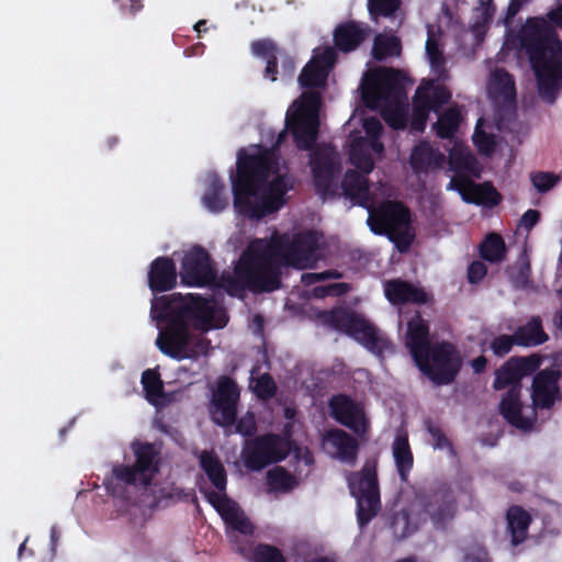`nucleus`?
Returning a JSON list of instances; mask_svg holds the SVG:
<instances>
[{"label": "nucleus", "mask_w": 562, "mask_h": 562, "mask_svg": "<svg viewBox=\"0 0 562 562\" xmlns=\"http://www.w3.org/2000/svg\"><path fill=\"white\" fill-rule=\"evenodd\" d=\"M402 0H368V11L372 20L391 18L401 8Z\"/></svg>", "instance_id": "8fccbe9b"}, {"label": "nucleus", "mask_w": 562, "mask_h": 562, "mask_svg": "<svg viewBox=\"0 0 562 562\" xmlns=\"http://www.w3.org/2000/svg\"><path fill=\"white\" fill-rule=\"evenodd\" d=\"M342 193L350 199L355 205L369 207L371 204V194L369 179L357 170L346 171L341 182Z\"/></svg>", "instance_id": "393cba45"}, {"label": "nucleus", "mask_w": 562, "mask_h": 562, "mask_svg": "<svg viewBox=\"0 0 562 562\" xmlns=\"http://www.w3.org/2000/svg\"><path fill=\"white\" fill-rule=\"evenodd\" d=\"M148 286L153 293L167 292L177 284V267L175 261L166 256L154 259L147 273Z\"/></svg>", "instance_id": "aec40b11"}, {"label": "nucleus", "mask_w": 562, "mask_h": 562, "mask_svg": "<svg viewBox=\"0 0 562 562\" xmlns=\"http://www.w3.org/2000/svg\"><path fill=\"white\" fill-rule=\"evenodd\" d=\"M135 462L113 467L112 474L119 483L147 487L159 471V449L150 442H133Z\"/></svg>", "instance_id": "6e6552de"}, {"label": "nucleus", "mask_w": 562, "mask_h": 562, "mask_svg": "<svg viewBox=\"0 0 562 562\" xmlns=\"http://www.w3.org/2000/svg\"><path fill=\"white\" fill-rule=\"evenodd\" d=\"M430 106H423L422 104L413 101V115H412V127L415 131H424L426 122L429 115Z\"/></svg>", "instance_id": "680f3d73"}, {"label": "nucleus", "mask_w": 562, "mask_h": 562, "mask_svg": "<svg viewBox=\"0 0 562 562\" xmlns=\"http://www.w3.org/2000/svg\"><path fill=\"white\" fill-rule=\"evenodd\" d=\"M395 467L402 482H407L414 465V457L406 435L396 436L392 445Z\"/></svg>", "instance_id": "7c9ffc66"}, {"label": "nucleus", "mask_w": 562, "mask_h": 562, "mask_svg": "<svg viewBox=\"0 0 562 562\" xmlns=\"http://www.w3.org/2000/svg\"><path fill=\"white\" fill-rule=\"evenodd\" d=\"M499 413L508 424L521 430L532 429L537 420L535 411H531L530 415L522 414L521 391L517 387L507 390L503 395Z\"/></svg>", "instance_id": "6ab92c4d"}, {"label": "nucleus", "mask_w": 562, "mask_h": 562, "mask_svg": "<svg viewBox=\"0 0 562 562\" xmlns=\"http://www.w3.org/2000/svg\"><path fill=\"white\" fill-rule=\"evenodd\" d=\"M445 155L427 142L418 143L412 150L409 165L415 173L428 172L441 168Z\"/></svg>", "instance_id": "a878e982"}, {"label": "nucleus", "mask_w": 562, "mask_h": 562, "mask_svg": "<svg viewBox=\"0 0 562 562\" xmlns=\"http://www.w3.org/2000/svg\"><path fill=\"white\" fill-rule=\"evenodd\" d=\"M235 424L236 432L245 437H251L257 430L256 419L252 413H247L238 420L236 419Z\"/></svg>", "instance_id": "e2e57ef3"}, {"label": "nucleus", "mask_w": 562, "mask_h": 562, "mask_svg": "<svg viewBox=\"0 0 562 562\" xmlns=\"http://www.w3.org/2000/svg\"><path fill=\"white\" fill-rule=\"evenodd\" d=\"M369 216L367 224L375 235H385L396 243L400 251L408 249L413 236L408 234L411 225V211L400 201L385 200L367 207Z\"/></svg>", "instance_id": "39448f33"}, {"label": "nucleus", "mask_w": 562, "mask_h": 562, "mask_svg": "<svg viewBox=\"0 0 562 562\" xmlns=\"http://www.w3.org/2000/svg\"><path fill=\"white\" fill-rule=\"evenodd\" d=\"M331 417L340 425L361 435L368 429L362 407L346 394L333 395L328 402Z\"/></svg>", "instance_id": "f3484780"}, {"label": "nucleus", "mask_w": 562, "mask_h": 562, "mask_svg": "<svg viewBox=\"0 0 562 562\" xmlns=\"http://www.w3.org/2000/svg\"><path fill=\"white\" fill-rule=\"evenodd\" d=\"M414 362L437 386L451 384L462 367V359L456 346L446 340L434 342Z\"/></svg>", "instance_id": "0eeeda50"}, {"label": "nucleus", "mask_w": 562, "mask_h": 562, "mask_svg": "<svg viewBox=\"0 0 562 562\" xmlns=\"http://www.w3.org/2000/svg\"><path fill=\"white\" fill-rule=\"evenodd\" d=\"M180 277L182 283L189 286H205L215 282L216 272L211 256L202 246H193L184 255Z\"/></svg>", "instance_id": "4468645a"}, {"label": "nucleus", "mask_w": 562, "mask_h": 562, "mask_svg": "<svg viewBox=\"0 0 562 562\" xmlns=\"http://www.w3.org/2000/svg\"><path fill=\"white\" fill-rule=\"evenodd\" d=\"M422 506L435 529L438 530L446 529L458 510L457 498L449 487H439L424 495Z\"/></svg>", "instance_id": "2eb2a0df"}, {"label": "nucleus", "mask_w": 562, "mask_h": 562, "mask_svg": "<svg viewBox=\"0 0 562 562\" xmlns=\"http://www.w3.org/2000/svg\"><path fill=\"white\" fill-rule=\"evenodd\" d=\"M384 294L393 305H403L406 303L426 304L429 300L424 289L413 285L402 279H392L384 284Z\"/></svg>", "instance_id": "5701e85b"}, {"label": "nucleus", "mask_w": 562, "mask_h": 562, "mask_svg": "<svg viewBox=\"0 0 562 562\" xmlns=\"http://www.w3.org/2000/svg\"><path fill=\"white\" fill-rule=\"evenodd\" d=\"M518 40L535 72L539 95L553 104L562 90V42L555 29L543 18H528Z\"/></svg>", "instance_id": "20e7f679"}, {"label": "nucleus", "mask_w": 562, "mask_h": 562, "mask_svg": "<svg viewBox=\"0 0 562 562\" xmlns=\"http://www.w3.org/2000/svg\"><path fill=\"white\" fill-rule=\"evenodd\" d=\"M224 183L216 173L207 177V186L203 195L206 209L213 213H220L227 207V200L223 194Z\"/></svg>", "instance_id": "72a5a7b5"}, {"label": "nucleus", "mask_w": 562, "mask_h": 562, "mask_svg": "<svg viewBox=\"0 0 562 562\" xmlns=\"http://www.w3.org/2000/svg\"><path fill=\"white\" fill-rule=\"evenodd\" d=\"M319 108H321L319 93L316 91H305L301 95L297 108L291 114L319 120L318 119Z\"/></svg>", "instance_id": "de8ad7c7"}, {"label": "nucleus", "mask_w": 562, "mask_h": 562, "mask_svg": "<svg viewBox=\"0 0 562 562\" xmlns=\"http://www.w3.org/2000/svg\"><path fill=\"white\" fill-rule=\"evenodd\" d=\"M463 562H493L487 550L482 546H474L467 549Z\"/></svg>", "instance_id": "0e129e2a"}, {"label": "nucleus", "mask_w": 562, "mask_h": 562, "mask_svg": "<svg viewBox=\"0 0 562 562\" xmlns=\"http://www.w3.org/2000/svg\"><path fill=\"white\" fill-rule=\"evenodd\" d=\"M214 301L200 294H164L151 300L150 316L166 324L156 339L159 350L173 359L188 358L190 326L209 330L213 327Z\"/></svg>", "instance_id": "f03ea898"}, {"label": "nucleus", "mask_w": 562, "mask_h": 562, "mask_svg": "<svg viewBox=\"0 0 562 562\" xmlns=\"http://www.w3.org/2000/svg\"><path fill=\"white\" fill-rule=\"evenodd\" d=\"M255 393L261 400H269L277 393V384L269 373L261 374L255 384Z\"/></svg>", "instance_id": "6e6d98bb"}, {"label": "nucleus", "mask_w": 562, "mask_h": 562, "mask_svg": "<svg viewBox=\"0 0 562 562\" xmlns=\"http://www.w3.org/2000/svg\"><path fill=\"white\" fill-rule=\"evenodd\" d=\"M403 74L394 68H384L374 72L362 91L367 106L374 109L392 97H397L403 90Z\"/></svg>", "instance_id": "9b49d317"}, {"label": "nucleus", "mask_w": 562, "mask_h": 562, "mask_svg": "<svg viewBox=\"0 0 562 562\" xmlns=\"http://www.w3.org/2000/svg\"><path fill=\"white\" fill-rule=\"evenodd\" d=\"M514 335L520 347H537L549 340L540 316H532L525 325L518 326Z\"/></svg>", "instance_id": "c85d7f7f"}, {"label": "nucleus", "mask_w": 562, "mask_h": 562, "mask_svg": "<svg viewBox=\"0 0 562 562\" xmlns=\"http://www.w3.org/2000/svg\"><path fill=\"white\" fill-rule=\"evenodd\" d=\"M426 429L432 438L434 447L436 449H449L452 453L454 452L452 442L447 438L442 429L431 422L426 424Z\"/></svg>", "instance_id": "13d9d810"}, {"label": "nucleus", "mask_w": 562, "mask_h": 562, "mask_svg": "<svg viewBox=\"0 0 562 562\" xmlns=\"http://www.w3.org/2000/svg\"><path fill=\"white\" fill-rule=\"evenodd\" d=\"M473 142L482 153L490 154L494 149L493 137L483 131H479L477 128L473 135Z\"/></svg>", "instance_id": "338daca9"}, {"label": "nucleus", "mask_w": 562, "mask_h": 562, "mask_svg": "<svg viewBox=\"0 0 562 562\" xmlns=\"http://www.w3.org/2000/svg\"><path fill=\"white\" fill-rule=\"evenodd\" d=\"M487 273V268L482 261L475 260L468 267V281L476 284L483 280Z\"/></svg>", "instance_id": "69168bd1"}, {"label": "nucleus", "mask_w": 562, "mask_h": 562, "mask_svg": "<svg viewBox=\"0 0 562 562\" xmlns=\"http://www.w3.org/2000/svg\"><path fill=\"white\" fill-rule=\"evenodd\" d=\"M517 346L515 335H499L495 337L490 345L491 350L496 357H504L509 353L514 346Z\"/></svg>", "instance_id": "4d7b16f0"}, {"label": "nucleus", "mask_w": 562, "mask_h": 562, "mask_svg": "<svg viewBox=\"0 0 562 562\" xmlns=\"http://www.w3.org/2000/svg\"><path fill=\"white\" fill-rule=\"evenodd\" d=\"M451 91L443 85L435 83L434 80L423 82L415 92L414 102L422 104L434 112H438L442 105L451 100Z\"/></svg>", "instance_id": "bb28decb"}, {"label": "nucleus", "mask_w": 562, "mask_h": 562, "mask_svg": "<svg viewBox=\"0 0 562 562\" xmlns=\"http://www.w3.org/2000/svg\"><path fill=\"white\" fill-rule=\"evenodd\" d=\"M533 374L530 394L532 411L551 409L555 402L561 400L560 381L562 371L559 368L551 367L537 370Z\"/></svg>", "instance_id": "dca6fc26"}, {"label": "nucleus", "mask_w": 562, "mask_h": 562, "mask_svg": "<svg viewBox=\"0 0 562 562\" xmlns=\"http://www.w3.org/2000/svg\"><path fill=\"white\" fill-rule=\"evenodd\" d=\"M429 335L428 323L422 317L420 313L417 312L408 319L405 336V345L413 360L434 345V342L430 341Z\"/></svg>", "instance_id": "b1692460"}, {"label": "nucleus", "mask_w": 562, "mask_h": 562, "mask_svg": "<svg viewBox=\"0 0 562 562\" xmlns=\"http://www.w3.org/2000/svg\"><path fill=\"white\" fill-rule=\"evenodd\" d=\"M277 166L269 149L248 154L240 149L237 155V173L232 179L234 206L243 215L260 220L279 211L286 199H279L262 188Z\"/></svg>", "instance_id": "7ed1b4c3"}, {"label": "nucleus", "mask_w": 562, "mask_h": 562, "mask_svg": "<svg viewBox=\"0 0 562 562\" xmlns=\"http://www.w3.org/2000/svg\"><path fill=\"white\" fill-rule=\"evenodd\" d=\"M480 5L475 8L477 12L474 22L471 25L475 36L484 35L495 14V5L493 0H480Z\"/></svg>", "instance_id": "c03bdc74"}, {"label": "nucleus", "mask_w": 562, "mask_h": 562, "mask_svg": "<svg viewBox=\"0 0 562 562\" xmlns=\"http://www.w3.org/2000/svg\"><path fill=\"white\" fill-rule=\"evenodd\" d=\"M240 390L236 381L222 375L212 392L210 413L212 420L222 427L233 426L237 417Z\"/></svg>", "instance_id": "9d476101"}, {"label": "nucleus", "mask_w": 562, "mask_h": 562, "mask_svg": "<svg viewBox=\"0 0 562 562\" xmlns=\"http://www.w3.org/2000/svg\"><path fill=\"white\" fill-rule=\"evenodd\" d=\"M426 53L430 61L431 70L437 76V80L446 81L449 78L448 70L446 68V58L435 40H427Z\"/></svg>", "instance_id": "a18cd8bd"}, {"label": "nucleus", "mask_w": 562, "mask_h": 562, "mask_svg": "<svg viewBox=\"0 0 562 562\" xmlns=\"http://www.w3.org/2000/svg\"><path fill=\"white\" fill-rule=\"evenodd\" d=\"M267 482L272 491L289 492L296 486L295 476L282 467L268 471Z\"/></svg>", "instance_id": "49530a36"}, {"label": "nucleus", "mask_w": 562, "mask_h": 562, "mask_svg": "<svg viewBox=\"0 0 562 562\" xmlns=\"http://www.w3.org/2000/svg\"><path fill=\"white\" fill-rule=\"evenodd\" d=\"M542 358L532 353L530 356H514L495 370L493 389L501 391L506 387L522 390L521 380L539 370Z\"/></svg>", "instance_id": "f8f14e48"}, {"label": "nucleus", "mask_w": 562, "mask_h": 562, "mask_svg": "<svg viewBox=\"0 0 562 562\" xmlns=\"http://www.w3.org/2000/svg\"><path fill=\"white\" fill-rule=\"evenodd\" d=\"M250 47L251 53L255 56L262 57L267 61L265 77L269 78L271 81H276L278 75L279 50L274 42L269 38L257 40L251 43Z\"/></svg>", "instance_id": "2f4dec72"}, {"label": "nucleus", "mask_w": 562, "mask_h": 562, "mask_svg": "<svg viewBox=\"0 0 562 562\" xmlns=\"http://www.w3.org/2000/svg\"><path fill=\"white\" fill-rule=\"evenodd\" d=\"M358 314L349 312L342 307H334L329 311H322L318 313V318L322 323L333 329L345 333L350 331Z\"/></svg>", "instance_id": "c9c22d12"}, {"label": "nucleus", "mask_w": 562, "mask_h": 562, "mask_svg": "<svg viewBox=\"0 0 562 562\" xmlns=\"http://www.w3.org/2000/svg\"><path fill=\"white\" fill-rule=\"evenodd\" d=\"M460 122V111L456 108L448 109L439 115L438 121L434 125L437 136L442 139L451 138L458 131Z\"/></svg>", "instance_id": "ea45409f"}, {"label": "nucleus", "mask_w": 562, "mask_h": 562, "mask_svg": "<svg viewBox=\"0 0 562 562\" xmlns=\"http://www.w3.org/2000/svg\"><path fill=\"white\" fill-rule=\"evenodd\" d=\"M490 88L504 98L515 97L514 77L504 68H496L490 78Z\"/></svg>", "instance_id": "a19ab883"}, {"label": "nucleus", "mask_w": 562, "mask_h": 562, "mask_svg": "<svg viewBox=\"0 0 562 562\" xmlns=\"http://www.w3.org/2000/svg\"><path fill=\"white\" fill-rule=\"evenodd\" d=\"M472 189L469 195H464L468 203L485 206H496L502 201V195L491 182L475 183L471 182Z\"/></svg>", "instance_id": "e433bc0d"}, {"label": "nucleus", "mask_w": 562, "mask_h": 562, "mask_svg": "<svg viewBox=\"0 0 562 562\" xmlns=\"http://www.w3.org/2000/svg\"><path fill=\"white\" fill-rule=\"evenodd\" d=\"M142 385L145 392V398L154 406L160 404V398L165 397L164 382L160 374L155 369H147L142 374Z\"/></svg>", "instance_id": "58836bf2"}, {"label": "nucleus", "mask_w": 562, "mask_h": 562, "mask_svg": "<svg viewBox=\"0 0 562 562\" xmlns=\"http://www.w3.org/2000/svg\"><path fill=\"white\" fill-rule=\"evenodd\" d=\"M530 180L537 191L546 193L560 181V177L553 172L538 171L531 173Z\"/></svg>", "instance_id": "5fc2aeb1"}, {"label": "nucleus", "mask_w": 562, "mask_h": 562, "mask_svg": "<svg viewBox=\"0 0 562 562\" xmlns=\"http://www.w3.org/2000/svg\"><path fill=\"white\" fill-rule=\"evenodd\" d=\"M376 460H367L359 471L348 472L349 492L357 501V520L360 527L368 525L381 509Z\"/></svg>", "instance_id": "423d86ee"}, {"label": "nucleus", "mask_w": 562, "mask_h": 562, "mask_svg": "<svg viewBox=\"0 0 562 562\" xmlns=\"http://www.w3.org/2000/svg\"><path fill=\"white\" fill-rule=\"evenodd\" d=\"M347 335L371 351H381L382 349V340L379 338L375 327L359 315Z\"/></svg>", "instance_id": "473e14b6"}, {"label": "nucleus", "mask_w": 562, "mask_h": 562, "mask_svg": "<svg viewBox=\"0 0 562 562\" xmlns=\"http://www.w3.org/2000/svg\"><path fill=\"white\" fill-rule=\"evenodd\" d=\"M316 60H310L302 69L299 76V83L303 88H319L326 83L328 74L319 66Z\"/></svg>", "instance_id": "37998d69"}, {"label": "nucleus", "mask_w": 562, "mask_h": 562, "mask_svg": "<svg viewBox=\"0 0 562 562\" xmlns=\"http://www.w3.org/2000/svg\"><path fill=\"white\" fill-rule=\"evenodd\" d=\"M199 461L201 469L207 475L213 486L220 492H225L227 485V474L216 453L214 451L204 450L201 452Z\"/></svg>", "instance_id": "c756f323"}, {"label": "nucleus", "mask_w": 562, "mask_h": 562, "mask_svg": "<svg viewBox=\"0 0 562 562\" xmlns=\"http://www.w3.org/2000/svg\"><path fill=\"white\" fill-rule=\"evenodd\" d=\"M363 130L369 138H380L383 126L375 116H369L363 120Z\"/></svg>", "instance_id": "774afa93"}, {"label": "nucleus", "mask_w": 562, "mask_h": 562, "mask_svg": "<svg viewBox=\"0 0 562 562\" xmlns=\"http://www.w3.org/2000/svg\"><path fill=\"white\" fill-rule=\"evenodd\" d=\"M506 520L512 544L522 543L528 536V529L532 521L530 514L521 506L513 505L507 509Z\"/></svg>", "instance_id": "cd10ccee"}, {"label": "nucleus", "mask_w": 562, "mask_h": 562, "mask_svg": "<svg viewBox=\"0 0 562 562\" xmlns=\"http://www.w3.org/2000/svg\"><path fill=\"white\" fill-rule=\"evenodd\" d=\"M255 562H286L281 550L270 544H259L254 554Z\"/></svg>", "instance_id": "864d4df0"}, {"label": "nucleus", "mask_w": 562, "mask_h": 562, "mask_svg": "<svg viewBox=\"0 0 562 562\" xmlns=\"http://www.w3.org/2000/svg\"><path fill=\"white\" fill-rule=\"evenodd\" d=\"M290 452V442L276 434L257 436L243 450L244 465L250 471H261L283 461Z\"/></svg>", "instance_id": "1a4fd4ad"}, {"label": "nucleus", "mask_w": 562, "mask_h": 562, "mask_svg": "<svg viewBox=\"0 0 562 562\" xmlns=\"http://www.w3.org/2000/svg\"><path fill=\"white\" fill-rule=\"evenodd\" d=\"M206 501L216 509L226 525L234 530L247 535L251 532V524L240 510L238 504L229 498L225 492L207 491Z\"/></svg>", "instance_id": "a211bd4d"}, {"label": "nucleus", "mask_w": 562, "mask_h": 562, "mask_svg": "<svg viewBox=\"0 0 562 562\" xmlns=\"http://www.w3.org/2000/svg\"><path fill=\"white\" fill-rule=\"evenodd\" d=\"M262 188L268 190L273 195L278 196L279 199H286L285 194L293 190L294 188V178L288 173L285 175H278L276 178H273L271 181L266 182Z\"/></svg>", "instance_id": "3c124183"}, {"label": "nucleus", "mask_w": 562, "mask_h": 562, "mask_svg": "<svg viewBox=\"0 0 562 562\" xmlns=\"http://www.w3.org/2000/svg\"><path fill=\"white\" fill-rule=\"evenodd\" d=\"M330 443L337 449L340 460L355 463L358 454L357 440L342 429L331 430L328 435Z\"/></svg>", "instance_id": "f704fd0d"}, {"label": "nucleus", "mask_w": 562, "mask_h": 562, "mask_svg": "<svg viewBox=\"0 0 562 562\" xmlns=\"http://www.w3.org/2000/svg\"><path fill=\"white\" fill-rule=\"evenodd\" d=\"M311 60H316L315 65L324 68L329 75V71L337 60L336 47H325L319 54L314 55Z\"/></svg>", "instance_id": "bf43d9fd"}, {"label": "nucleus", "mask_w": 562, "mask_h": 562, "mask_svg": "<svg viewBox=\"0 0 562 562\" xmlns=\"http://www.w3.org/2000/svg\"><path fill=\"white\" fill-rule=\"evenodd\" d=\"M319 120L286 113V130L300 150H311L318 137Z\"/></svg>", "instance_id": "4be33fe9"}, {"label": "nucleus", "mask_w": 562, "mask_h": 562, "mask_svg": "<svg viewBox=\"0 0 562 562\" xmlns=\"http://www.w3.org/2000/svg\"><path fill=\"white\" fill-rule=\"evenodd\" d=\"M364 143L363 138L358 139L351 147L350 150V162L360 170V173L367 176L374 168V161L371 155L363 150L362 144Z\"/></svg>", "instance_id": "09e8293b"}, {"label": "nucleus", "mask_w": 562, "mask_h": 562, "mask_svg": "<svg viewBox=\"0 0 562 562\" xmlns=\"http://www.w3.org/2000/svg\"><path fill=\"white\" fill-rule=\"evenodd\" d=\"M371 29L355 20L338 24L333 32L335 47L342 53L356 50L370 35Z\"/></svg>", "instance_id": "412c9836"}, {"label": "nucleus", "mask_w": 562, "mask_h": 562, "mask_svg": "<svg viewBox=\"0 0 562 562\" xmlns=\"http://www.w3.org/2000/svg\"><path fill=\"white\" fill-rule=\"evenodd\" d=\"M401 42L395 36L376 35L373 42L372 56L375 60L382 61L386 57L401 53Z\"/></svg>", "instance_id": "79ce46f5"}, {"label": "nucleus", "mask_w": 562, "mask_h": 562, "mask_svg": "<svg viewBox=\"0 0 562 562\" xmlns=\"http://www.w3.org/2000/svg\"><path fill=\"white\" fill-rule=\"evenodd\" d=\"M479 252L482 259L491 263H499L506 257V246L503 237L497 233H490L480 244Z\"/></svg>", "instance_id": "4c0bfd02"}, {"label": "nucleus", "mask_w": 562, "mask_h": 562, "mask_svg": "<svg viewBox=\"0 0 562 562\" xmlns=\"http://www.w3.org/2000/svg\"><path fill=\"white\" fill-rule=\"evenodd\" d=\"M321 235L315 231L281 235L270 243L256 239L250 243L234 267L233 273L223 272L218 286L229 296L244 297L245 291L272 292L281 286L280 263L297 268H313L319 259Z\"/></svg>", "instance_id": "f257e3e1"}, {"label": "nucleus", "mask_w": 562, "mask_h": 562, "mask_svg": "<svg viewBox=\"0 0 562 562\" xmlns=\"http://www.w3.org/2000/svg\"><path fill=\"white\" fill-rule=\"evenodd\" d=\"M313 183L316 193L323 199L337 195L335 183L339 166L334 159L333 151L328 147H317L310 160Z\"/></svg>", "instance_id": "ddd939ff"}, {"label": "nucleus", "mask_w": 562, "mask_h": 562, "mask_svg": "<svg viewBox=\"0 0 562 562\" xmlns=\"http://www.w3.org/2000/svg\"><path fill=\"white\" fill-rule=\"evenodd\" d=\"M351 290V285L346 282L331 283L326 286H317L314 289L315 295L324 297L326 295L341 296Z\"/></svg>", "instance_id": "052dcab7"}, {"label": "nucleus", "mask_w": 562, "mask_h": 562, "mask_svg": "<svg viewBox=\"0 0 562 562\" xmlns=\"http://www.w3.org/2000/svg\"><path fill=\"white\" fill-rule=\"evenodd\" d=\"M392 529L397 538L405 539L414 533L417 527L411 525L409 514L403 510L393 517Z\"/></svg>", "instance_id": "603ef678"}]
</instances>
